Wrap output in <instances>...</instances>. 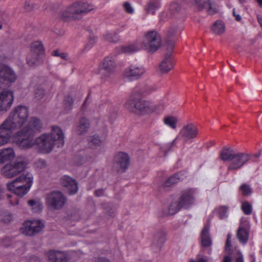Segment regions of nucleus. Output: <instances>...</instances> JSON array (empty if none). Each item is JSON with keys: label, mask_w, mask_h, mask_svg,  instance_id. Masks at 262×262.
<instances>
[{"label": "nucleus", "mask_w": 262, "mask_h": 262, "mask_svg": "<svg viewBox=\"0 0 262 262\" xmlns=\"http://www.w3.org/2000/svg\"><path fill=\"white\" fill-rule=\"evenodd\" d=\"M35 143L40 152L49 154L53 149L55 143L59 144L58 146L63 145V134L60 127L53 126L50 133L41 135L36 138Z\"/></svg>", "instance_id": "obj_1"}, {"label": "nucleus", "mask_w": 262, "mask_h": 262, "mask_svg": "<svg viewBox=\"0 0 262 262\" xmlns=\"http://www.w3.org/2000/svg\"><path fill=\"white\" fill-rule=\"evenodd\" d=\"M220 158L224 162H230L228 170H234L246 164L250 160V156L245 152H236L232 148L225 146L221 151Z\"/></svg>", "instance_id": "obj_2"}, {"label": "nucleus", "mask_w": 262, "mask_h": 262, "mask_svg": "<svg viewBox=\"0 0 262 262\" xmlns=\"http://www.w3.org/2000/svg\"><path fill=\"white\" fill-rule=\"evenodd\" d=\"M94 8L93 5L87 2H76L61 10L59 14V18L66 21L70 19H79L82 15L88 13Z\"/></svg>", "instance_id": "obj_3"}, {"label": "nucleus", "mask_w": 262, "mask_h": 262, "mask_svg": "<svg viewBox=\"0 0 262 262\" xmlns=\"http://www.w3.org/2000/svg\"><path fill=\"white\" fill-rule=\"evenodd\" d=\"M33 176L27 172L16 178L7 184L9 191L13 192L17 196L22 197L29 191L33 183Z\"/></svg>", "instance_id": "obj_4"}, {"label": "nucleus", "mask_w": 262, "mask_h": 262, "mask_svg": "<svg viewBox=\"0 0 262 262\" xmlns=\"http://www.w3.org/2000/svg\"><path fill=\"white\" fill-rule=\"evenodd\" d=\"M195 189L188 188L182 191L181 195L177 202L172 203L169 208V213L174 214L179 211L182 208H188L194 201Z\"/></svg>", "instance_id": "obj_5"}, {"label": "nucleus", "mask_w": 262, "mask_h": 262, "mask_svg": "<svg viewBox=\"0 0 262 262\" xmlns=\"http://www.w3.org/2000/svg\"><path fill=\"white\" fill-rule=\"evenodd\" d=\"M29 115L28 108L19 105L16 107L4 121L13 129L20 128L27 121Z\"/></svg>", "instance_id": "obj_6"}, {"label": "nucleus", "mask_w": 262, "mask_h": 262, "mask_svg": "<svg viewBox=\"0 0 262 262\" xmlns=\"http://www.w3.org/2000/svg\"><path fill=\"white\" fill-rule=\"evenodd\" d=\"M140 47L154 52L161 45V38L160 34L155 31H150L146 33L140 43Z\"/></svg>", "instance_id": "obj_7"}, {"label": "nucleus", "mask_w": 262, "mask_h": 262, "mask_svg": "<svg viewBox=\"0 0 262 262\" xmlns=\"http://www.w3.org/2000/svg\"><path fill=\"white\" fill-rule=\"evenodd\" d=\"M126 106L131 111L142 114L151 113L155 110L151 102L142 99H130L126 102Z\"/></svg>", "instance_id": "obj_8"}, {"label": "nucleus", "mask_w": 262, "mask_h": 262, "mask_svg": "<svg viewBox=\"0 0 262 262\" xmlns=\"http://www.w3.org/2000/svg\"><path fill=\"white\" fill-rule=\"evenodd\" d=\"M44 58V49L40 41L33 42L31 46V53L27 58V63L30 66L40 64Z\"/></svg>", "instance_id": "obj_9"}, {"label": "nucleus", "mask_w": 262, "mask_h": 262, "mask_svg": "<svg viewBox=\"0 0 262 262\" xmlns=\"http://www.w3.org/2000/svg\"><path fill=\"white\" fill-rule=\"evenodd\" d=\"M67 198L63 193L58 190H53L47 193L46 196L47 205L53 209L59 210L65 205Z\"/></svg>", "instance_id": "obj_10"}, {"label": "nucleus", "mask_w": 262, "mask_h": 262, "mask_svg": "<svg viewBox=\"0 0 262 262\" xmlns=\"http://www.w3.org/2000/svg\"><path fill=\"white\" fill-rule=\"evenodd\" d=\"M17 79L14 70L6 64L0 63V89L9 87Z\"/></svg>", "instance_id": "obj_11"}, {"label": "nucleus", "mask_w": 262, "mask_h": 262, "mask_svg": "<svg viewBox=\"0 0 262 262\" xmlns=\"http://www.w3.org/2000/svg\"><path fill=\"white\" fill-rule=\"evenodd\" d=\"M27 163L23 160H15L5 165L1 169L3 176L7 178L14 177L25 170Z\"/></svg>", "instance_id": "obj_12"}, {"label": "nucleus", "mask_w": 262, "mask_h": 262, "mask_svg": "<svg viewBox=\"0 0 262 262\" xmlns=\"http://www.w3.org/2000/svg\"><path fill=\"white\" fill-rule=\"evenodd\" d=\"M14 142L21 149L30 148L34 144H35V141L33 140V136L21 129L16 134Z\"/></svg>", "instance_id": "obj_13"}, {"label": "nucleus", "mask_w": 262, "mask_h": 262, "mask_svg": "<svg viewBox=\"0 0 262 262\" xmlns=\"http://www.w3.org/2000/svg\"><path fill=\"white\" fill-rule=\"evenodd\" d=\"M209 223L204 225L200 234V243L201 251L210 255L212 253V241L209 233Z\"/></svg>", "instance_id": "obj_14"}, {"label": "nucleus", "mask_w": 262, "mask_h": 262, "mask_svg": "<svg viewBox=\"0 0 262 262\" xmlns=\"http://www.w3.org/2000/svg\"><path fill=\"white\" fill-rule=\"evenodd\" d=\"M43 227V224L39 220L27 221L23 224L21 231L26 235L33 236L41 231Z\"/></svg>", "instance_id": "obj_15"}, {"label": "nucleus", "mask_w": 262, "mask_h": 262, "mask_svg": "<svg viewBox=\"0 0 262 262\" xmlns=\"http://www.w3.org/2000/svg\"><path fill=\"white\" fill-rule=\"evenodd\" d=\"M129 161L130 159L127 154L118 152L114 157V167L118 172H124L128 168Z\"/></svg>", "instance_id": "obj_16"}, {"label": "nucleus", "mask_w": 262, "mask_h": 262, "mask_svg": "<svg viewBox=\"0 0 262 262\" xmlns=\"http://www.w3.org/2000/svg\"><path fill=\"white\" fill-rule=\"evenodd\" d=\"M101 70L103 71V74L106 77L113 75L116 70V63L114 57L112 56L105 57L100 65Z\"/></svg>", "instance_id": "obj_17"}, {"label": "nucleus", "mask_w": 262, "mask_h": 262, "mask_svg": "<svg viewBox=\"0 0 262 262\" xmlns=\"http://www.w3.org/2000/svg\"><path fill=\"white\" fill-rule=\"evenodd\" d=\"M145 73L143 67L131 65L125 70L124 75L129 80H134L140 78Z\"/></svg>", "instance_id": "obj_18"}, {"label": "nucleus", "mask_w": 262, "mask_h": 262, "mask_svg": "<svg viewBox=\"0 0 262 262\" xmlns=\"http://www.w3.org/2000/svg\"><path fill=\"white\" fill-rule=\"evenodd\" d=\"M14 99L12 91H3L0 93V111H7L11 106Z\"/></svg>", "instance_id": "obj_19"}, {"label": "nucleus", "mask_w": 262, "mask_h": 262, "mask_svg": "<svg viewBox=\"0 0 262 262\" xmlns=\"http://www.w3.org/2000/svg\"><path fill=\"white\" fill-rule=\"evenodd\" d=\"M198 129L194 125L190 123L184 126L180 130L179 137L185 142L195 138L198 135Z\"/></svg>", "instance_id": "obj_20"}, {"label": "nucleus", "mask_w": 262, "mask_h": 262, "mask_svg": "<svg viewBox=\"0 0 262 262\" xmlns=\"http://www.w3.org/2000/svg\"><path fill=\"white\" fill-rule=\"evenodd\" d=\"M42 128V123L40 120L33 117L31 118L27 125L21 130L33 136L34 134L41 132Z\"/></svg>", "instance_id": "obj_21"}, {"label": "nucleus", "mask_w": 262, "mask_h": 262, "mask_svg": "<svg viewBox=\"0 0 262 262\" xmlns=\"http://www.w3.org/2000/svg\"><path fill=\"white\" fill-rule=\"evenodd\" d=\"M61 184L67 189L70 195L75 194L78 191V184L75 179L68 176H64L61 178Z\"/></svg>", "instance_id": "obj_22"}, {"label": "nucleus", "mask_w": 262, "mask_h": 262, "mask_svg": "<svg viewBox=\"0 0 262 262\" xmlns=\"http://www.w3.org/2000/svg\"><path fill=\"white\" fill-rule=\"evenodd\" d=\"M194 2L195 7L199 11L206 10L209 15H213L218 12L217 8L212 5L210 0H194Z\"/></svg>", "instance_id": "obj_23"}, {"label": "nucleus", "mask_w": 262, "mask_h": 262, "mask_svg": "<svg viewBox=\"0 0 262 262\" xmlns=\"http://www.w3.org/2000/svg\"><path fill=\"white\" fill-rule=\"evenodd\" d=\"M47 256L52 262H68L69 257L64 252L50 250L47 253Z\"/></svg>", "instance_id": "obj_24"}, {"label": "nucleus", "mask_w": 262, "mask_h": 262, "mask_svg": "<svg viewBox=\"0 0 262 262\" xmlns=\"http://www.w3.org/2000/svg\"><path fill=\"white\" fill-rule=\"evenodd\" d=\"M11 130H13L9 127L6 122H3L0 126V146L7 143L11 135Z\"/></svg>", "instance_id": "obj_25"}, {"label": "nucleus", "mask_w": 262, "mask_h": 262, "mask_svg": "<svg viewBox=\"0 0 262 262\" xmlns=\"http://www.w3.org/2000/svg\"><path fill=\"white\" fill-rule=\"evenodd\" d=\"M173 64L170 58V54H166L164 58L159 64V70L160 72L162 74L167 73L173 69Z\"/></svg>", "instance_id": "obj_26"}, {"label": "nucleus", "mask_w": 262, "mask_h": 262, "mask_svg": "<svg viewBox=\"0 0 262 262\" xmlns=\"http://www.w3.org/2000/svg\"><path fill=\"white\" fill-rule=\"evenodd\" d=\"M141 48L140 43L136 42L128 45L122 46L118 48V50L119 53L130 54L138 51Z\"/></svg>", "instance_id": "obj_27"}, {"label": "nucleus", "mask_w": 262, "mask_h": 262, "mask_svg": "<svg viewBox=\"0 0 262 262\" xmlns=\"http://www.w3.org/2000/svg\"><path fill=\"white\" fill-rule=\"evenodd\" d=\"M89 127V121L86 118L82 117L79 120V124L76 127V130L78 135H83L87 133Z\"/></svg>", "instance_id": "obj_28"}, {"label": "nucleus", "mask_w": 262, "mask_h": 262, "mask_svg": "<svg viewBox=\"0 0 262 262\" xmlns=\"http://www.w3.org/2000/svg\"><path fill=\"white\" fill-rule=\"evenodd\" d=\"M14 152L12 148H6L0 150V165L13 159Z\"/></svg>", "instance_id": "obj_29"}, {"label": "nucleus", "mask_w": 262, "mask_h": 262, "mask_svg": "<svg viewBox=\"0 0 262 262\" xmlns=\"http://www.w3.org/2000/svg\"><path fill=\"white\" fill-rule=\"evenodd\" d=\"M161 7V0H150L146 4L145 10L148 13L155 14Z\"/></svg>", "instance_id": "obj_30"}, {"label": "nucleus", "mask_w": 262, "mask_h": 262, "mask_svg": "<svg viewBox=\"0 0 262 262\" xmlns=\"http://www.w3.org/2000/svg\"><path fill=\"white\" fill-rule=\"evenodd\" d=\"M236 236L241 243L245 244L248 241L249 231L246 228L240 226L237 231Z\"/></svg>", "instance_id": "obj_31"}, {"label": "nucleus", "mask_w": 262, "mask_h": 262, "mask_svg": "<svg viewBox=\"0 0 262 262\" xmlns=\"http://www.w3.org/2000/svg\"><path fill=\"white\" fill-rule=\"evenodd\" d=\"M165 233L163 232H159L156 233L154 236V245L160 249L165 242Z\"/></svg>", "instance_id": "obj_32"}, {"label": "nucleus", "mask_w": 262, "mask_h": 262, "mask_svg": "<svg viewBox=\"0 0 262 262\" xmlns=\"http://www.w3.org/2000/svg\"><path fill=\"white\" fill-rule=\"evenodd\" d=\"M87 140L89 146L92 148H95L101 146L102 143L100 137L97 135L88 137Z\"/></svg>", "instance_id": "obj_33"}, {"label": "nucleus", "mask_w": 262, "mask_h": 262, "mask_svg": "<svg viewBox=\"0 0 262 262\" xmlns=\"http://www.w3.org/2000/svg\"><path fill=\"white\" fill-rule=\"evenodd\" d=\"M212 31L218 35L221 34L225 32V24L220 20L215 21L212 27Z\"/></svg>", "instance_id": "obj_34"}, {"label": "nucleus", "mask_w": 262, "mask_h": 262, "mask_svg": "<svg viewBox=\"0 0 262 262\" xmlns=\"http://www.w3.org/2000/svg\"><path fill=\"white\" fill-rule=\"evenodd\" d=\"M180 173H177L167 179L164 183L165 187H170L172 185L178 183L183 180V178L180 177Z\"/></svg>", "instance_id": "obj_35"}, {"label": "nucleus", "mask_w": 262, "mask_h": 262, "mask_svg": "<svg viewBox=\"0 0 262 262\" xmlns=\"http://www.w3.org/2000/svg\"><path fill=\"white\" fill-rule=\"evenodd\" d=\"M164 123L172 129H176L177 127V124L178 119L174 116H167L163 119Z\"/></svg>", "instance_id": "obj_36"}, {"label": "nucleus", "mask_w": 262, "mask_h": 262, "mask_svg": "<svg viewBox=\"0 0 262 262\" xmlns=\"http://www.w3.org/2000/svg\"><path fill=\"white\" fill-rule=\"evenodd\" d=\"M28 205L31 207L32 211L34 212H38L42 210L43 206L38 202L34 200H30L28 202Z\"/></svg>", "instance_id": "obj_37"}, {"label": "nucleus", "mask_w": 262, "mask_h": 262, "mask_svg": "<svg viewBox=\"0 0 262 262\" xmlns=\"http://www.w3.org/2000/svg\"><path fill=\"white\" fill-rule=\"evenodd\" d=\"M232 235L230 233H228L227 235V238L225 246V252L229 255H232L233 252V250L232 248L231 238Z\"/></svg>", "instance_id": "obj_38"}, {"label": "nucleus", "mask_w": 262, "mask_h": 262, "mask_svg": "<svg viewBox=\"0 0 262 262\" xmlns=\"http://www.w3.org/2000/svg\"><path fill=\"white\" fill-rule=\"evenodd\" d=\"M103 37L105 40L110 42L116 43L119 40V36L116 33H106Z\"/></svg>", "instance_id": "obj_39"}, {"label": "nucleus", "mask_w": 262, "mask_h": 262, "mask_svg": "<svg viewBox=\"0 0 262 262\" xmlns=\"http://www.w3.org/2000/svg\"><path fill=\"white\" fill-rule=\"evenodd\" d=\"M239 190L241 193L244 196H249L252 193V190L250 186L245 183L241 185Z\"/></svg>", "instance_id": "obj_40"}, {"label": "nucleus", "mask_w": 262, "mask_h": 262, "mask_svg": "<svg viewBox=\"0 0 262 262\" xmlns=\"http://www.w3.org/2000/svg\"><path fill=\"white\" fill-rule=\"evenodd\" d=\"M177 32L176 28H171L170 29L167 33V37L169 39H167L166 41L167 43H168L171 47H172L174 46V42L173 41L170 40V39L174 36L176 33Z\"/></svg>", "instance_id": "obj_41"}, {"label": "nucleus", "mask_w": 262, "mask_h": 262, "mask_svg": "<svg viewBox=\"0 0 262 262\" xmlns=\"http://www.w3.org/2000/svg\"><path fill=\"white\" fill-rule=\"evenodd\" d=\"M242 210L246 215H250L252 213V205L248 202H244L242 205Z\"/></svg>", "instance_id": "obj_42"}, {"label": "nucleus", "mask_w": 262, "mask_h": 262, "mask_svg": "<svg viewBox=\"0 0 262 262\" xmlns=\"http://www.w3.org/2000/svg\"><path fill=\"white\" fill-rule=\"evenodd\" d=\"M13 215L10 213H6L0 219V220L4 223H8L13 220Z\"/></svg>", "instance_id": "obj_43"}, {"label": "nucleus", "mask_w": 262, "mask_h": 262, "mask_svg": "<svg viewBox=\"0 0 262 262\" xmlns=\"http://www.w3.org/2000/svg\"><path fill=\"white\" fill-rule=\"evenodd\" d=\"M73 99L71 96H68L66 97L64 99L65 107L68 110L71 109L73 104Z\"/></svg>", "instance_id": "obj_44"}, {"label": "nucleus", "mask_w": 262, "mask_h": 262, "mask_svg": "<svg viewBox=\"0 0 262 262\" xmlns=\"http://www.w3.org/2000/svg\"><path fill=\"white\" fill-rule=\"evenodd\" d=\"M227 208L225 206H221L218 209V213L221 219L227 216Z\"/></svg>", "instance_id": "obj_45"}, {"label": "nucleus", "mask_w": 262, "mask_h": 262, "mask_svg": "<svg viewBox=\"0 0 262 262\" xmlns=\"http://www.w3.org/2000/svg\"><path fill=\"white\" fill-rule=\"evenodd\" d=\"M45 95V90L42 88H37L35 91V97L37 99H41Z\"/></svg>", "instance_id": "obj_46"}, {"label": "nucleus", "mask_w": 262, "mask_h": 262, "mask_svg": "<svg viewBox=\"0 0 262 262\" xmlns=\"http://www.w3.org/2000/svg\"><path fill=\"white\" fill-rule=\"evenodd\" d=\"M38 6L37 5L34 4H31L29 2H26L24 6L25 9L28 11H31L33 10L34 9L37 8Z\"/></svg>", "instance_id": "obj_47"}, {"label": "nucleus", "mask_w": 262, "mask_h": 262, "mask_svg": "<svg viewBox=\"0 0 262 262\" xmlns=\"http://www.w3.org/2000/svg\"><path fill=\"white\" fill-rule=\"evenodd\" d=\"M35 165L39 169H43L47 166L46 161L43 159H39L35 162Z\"/></svg>", "instance_id": "obj_48"}, {"label": "nucleus", "mask_w": 262, "mask_h": 262, "mask_svg": "<svg viewBox=\"0 0 262 262\" xmlns=\"http://www.w3.org/2000/svg\"><path fill=\"white\" fill-rule=\"evenodd\" d=\"M123 7L125 11L129 14H132L134 13V9L128 2H125L123 4Z\"/></svg>", "instance_id": "obj_49"}, {"label": "nucleus", "mask_w": 262, "mask_h": 262, "mask_svg": "<svg viewBox=\"0 0 262 262\" xmlns=\"http://www.w3.org/2000/svg\"><path fill=\"white\" fill-rule=\"evenodd\" d=\"M157 89V86L155 85H147L145 88L143 94H149L152 92L155 91Z\"/></svg>", "instance_id": "obj_50"}, {"label": "nucleus", "mask_w": 262, "mask_h": 262, "mask_svg": "<svg viewBox=\"0 0 262 262\" xmlns=\"http://www.w3.org/2000/svg\"><path fill=\"white\" fill-rule=\"evenodd\" d=\"M96 38L93 35H91L89 37V42L86 47L91 48L96 42Z\"/></svg>", "instance_id": "obj_51"}, {"label": "nucleus", "mask_w": 262, "mask_h": 262, "mask_svg": "<svg viewBox=\"0 0 262 262\" xmlns=\"http://www.w3.org/2000/svg\"><path fill=\"white\" fill-rule=\"evenodd\" d=\"M12 241V238L10 237H6L4 239L3 244L6 247H8L10 246V243Z\"/></svg>", "instance_id": "obj_52"}, {"label": "nucleus", "mask_w": 262, "mask_h": 262, "mask_svg": "<svg viewBox=\"0 0 262 262\" xmlns=\"http://www.w3.org/2000/svg\"><path fill=\"white\" fill-rule=\"evenodd\" d=\"M238 257L236 258L235 262H244L243 256L239 250L236 251Z\"/></svg>", "instance_id": "obj_53"}, {"label": "nucleus", "mask_w": 262, "mask_h": 262, "mask_svg": "<svg viewBox=\"0 0 262 262\" xmlns=\"http://www.w3.org/2000/svg\"><path fill=\"white\" fill-rule=\"evenodd\" d=\"M177 139V138L174 139L171 142L167 144L166 145V148L168 149V150H170L176 144Z\"/></svg>", "instance_id": "obj_54"}, {"label": "nucleus", "mask_w": 262, "mask_h": 262, "mask_svg": "<svg viewBox=\"0 0 262 262\" xmlns=\"http://www.w3.org/2000/svg\"><path fill=\"white\" fill-rule=\"evenodd\" d=\"M95 262H111V261L105 257H100L96 259Z\"/></svg>", "instance_id": "obj_55"}, {"label": "nucleus", "mask_w": 262, "mask_h": 262, "mask_svg": "<svg viewBox=\"0 0 262 262\" xmlns=\"http://www.w3.org/2000/svg\"><path fill=\"white\" fill-rule=\"evenodd\" d=\"M29 262H40V259L37 256L33 255L30 257Z\"/></svg>", "instance_id": "obj_56"}, {"label": "nucleus", "mask_w": 262, "mask_h": 262, "mask_svg": "<svg viewBox=\"0 0 262 262\" xmlns=\"http://www.w3.org/2000/svg\"><path fill=\"white\" fill-rule=\"evenodd\" d=\"M104 190L103 189H98L95 191V194L97 196H101L103 195Z\"/></svg>", "instance_id": "obj_57"}, {"label": "nucleus", "mask_w": 262, "mask_h": 262, "mask_svg": "<svg viewBox=\"0 0 262 262\" xmlns=\"http://www.w3.org/2000/svg\"><path fill=\"white\" fill-rule=\"evenodd\" d=\"M9 202L13 206L17 205L18 204V200L16 196H15L13 199H10Z\"/></svg>", "instance_id": "obj_58"}, {"label": "nucleus", "mask_w": 262, "mask_h": 262, "mask_svg": "<svg viewBox=\"0 0 262 262\" xmlns=\"http://www.w3.org/2000/svg\"><path fill=\"white\" fill-rule=\"evenodd\" d=\"M232 13H233V16L235 17V19L236 20L238 21H239L241 19H242V17L241 16V15L239 14H237L235 13V9H233V10H232Z\"/></svg>", "instance_id": "obj_59"}, {"label": "nucleus", "mask_w": 262, "mask_h": 262, "mask_svg": "<svg viewBox=\"0 0 262 262\" xmlns=\"http://www.w3.org/2000/svg\"><path fill=\"white\" fill-rule=\"evenodd\" d=\"M230 255L228 254L224 257L223 259V262H232L231 258L230 256Z\"/></svg>", "instance_id": "obj_60"}, {"label": "nucleus", "mask_w": 262, "mask_h": 262, "mask_svg": "<svg viewBox=\"0 0 262 262\" xmlns=\"http://www.w3.org/2000/svg\"><path fill=\"white\" fill-rule=\"evenodd\" d=\"M197 262H208V259L203 258L200 255H198Z\"/></svg>", "instance_id": "obj_61"}, {"label": "nucleus", "mask_w": 262, "mask_h": 262, "mask_svg": "<svg viewBox=\"0 0 262 262\" xmlns=\"http://www.w3.org/2000/svg\"><path fill=\"white\" fill-rule=\"evenodd\" d=\"M68 55L67 53H61L59 54V57H60L61 58L63 59H66L67 58Z\"/></svg>", "instance_id": "obj_62"}, {"label": "nucleus", "mask_w": 262, "mask_h": 262, "mask_svg": "<svg viewBox=\"0 0 262 262\" xmlns=\"http://www.w3.org/2000/svg\"><path fill=\"white\" fill-rule=\"evenodd\" d=\"M5 14L4 13L0 12V23H3L5 21Z\"/></svg>", "instance_id": "obj_63"}, {"label": "nucleus", "mask_w": 262, "mask_h": 262, "mask_svg": "<svg viewBox=\"0 0 262 262\" xmlns=\"http://www.w3.org/2000/svg\"><path fill=\"white\" fill-rule=\"evenodd\" d=\"M59 54L60 53L58 50H54L52 52V55L54 56H59Z\"/></svg>", "instance_id": "obj_64"}]
</instances>
